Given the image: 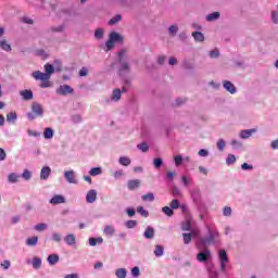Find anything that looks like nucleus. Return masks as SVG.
I'll return each mask as SVG.
<instances>
[{
    "label": "nucleus",
    "instance_id": "36",
    "mask_svg": "<svg viewBox=\"0 0 278 278\" xmlns=\"http://www.w3.org/2000/svg\"><path fill=\"white\" fill-rule=\"evenodd\" d=\"M216 18H220L219 12H214L206 16V21H216Z\"/></svg>",
    "mask_w": 278,
    "mask_h": 278
},
{
    "label": "nucleus",
    "instance_id": "23",
    "mask_svg": "<svg viewBox=\"0 0 278 278\" xmlns=\"http://www.w3.org/2000/svg\"><path fill=\"white\" fill-rule=\"evenodd\" d=\"M121 97H123L121 89H114L112 93V101H121Z\"/></svg>",
    "mask_w": 278,
    "mask_h": 278
},
{
    "label": "nucleus",
    "instance_id": "56",
    "mask_svg": "<svg viewBox=\"0 0 278 278\" xmlns=\"http://www.w3.org/2000/svg\"><path fill=\"white\" fill-rule=\"evenodd\" d=\"M242 170H253V165H249L248 163H243L241 165Z\"/></svg>",
    "mask_w": 278,
    "mask_h": 278
},
{
    "label": "nucleus",
    "instance_id": "32",
    "mask_svg": "<svg viewBox=\"0 0 278 278\" xmlns=\"http://www.w3.org/2000/svg\"><path fill=\"white\" fill-rule=\"evenodd\" d=\"M119 164L122 166H129V164H131V160L127 156H122L119 157Z\"/></svg>",
    "mask_w": 278,
    "mask_h": 278
},
{
    "label": "nucleus",
    "instance_id": "61",
    "mask_svg": "<svg viewBox=\"0 0 278 278\" xmlns=\"http://www.w3.org/2000/svg\"><path fill=\"white\" fill-rule=\"evenodd\" d=\"M224 216H231V207L226 206L224 208Z\"/></svg>",
    "mask_w": 278,
    "mask_h": 278
},
{
    "label": "nucleus",
    "instance_id": "1",
    "mask_svg": "<svg viewBox=\"0 0 278 278\" xmlns=\"http://www.w3.org/2000/svg\"><path fill=\"white\" fill-rule=\"evenodd\" d=\"M46 73L40 71L33 72V77L36 80H40V88H51V75L55 73V67L53 65L47 63L45 65Z\"/></svg>",
    "mask_w": 278,
    "mask_h": 278
},
{
    "label": "nucleus",
    "instance_id": "19",
    "mask_svg": "<svg viewBox=\"0 0 278 278\" xmlns=\"http://www.w3.org/2000/svg\"><path fill=\"white\" fill-rule=\"evenodd\" d=\"M256 131H257V130H256L255 128L241 130V132H240V138H242V139L251 138V136H252L253 134H255Z\"/></svg>",
    "mask_w": 278,
    "mask_h": 278
},
{
    "label": "nucleus",
    "instance_id": "10",
    "mask_svg": "<svg viewBox=\"0 0 278 278\" xmlns=\"http://www.w3.org/2000/svg\"><path fill=\"white\" fill-rule=\"evenodd\" d=\"M143 236L144 238H147V240H153V238H155V229L151 226H148L144 230Z\"/></svg>",
    "mask_w": 278,
    "mask_h": 278
},
{
    "label": "nucleus",
    "instance_id": "63",
    "mask_svg": "<svg viewBox=\"0 0 278 278\" xmlns=\"http://www.w3.org/2000/svg\"><path fill=\"white\" fill-rule=\"evenodd\" d=\"M271 149L274 150L278 149V139L271 142Z\"/></svg>",
    "mask_w": 278,
    "mask_h": 278
},
{
    "label": "nucleus",
    "instance_id": "41",
    "mask_svg": "<svg viewBox=\"0 0 278 278\" xmlns=\"http://www.w3.org/2000/svg\"><path fill=\"white\" fill-rule=\"evenodd\" d=\"M162 212L166 215V216H173V214H175V212L173 211V208H170L169 206H164L162 208Z\"/></svg>",
    "mask_w": 278,
    "mask_h": 278
},
{
    "label": "nucleus",
    "instance_id": "11",
    "mask_svg": "<svg viewBox=\"0 0 278 278\" xmlns=\"http://www.w3.org/2000/svg\"><path fill=\"white\" fill-rule=\"evenodd\" d=\"M224 88L225 90L230 92V94H236V92H238V89H236V86L232 85V83L229 80L224 81Z\"/></svg>",
    "mask_w": 278,
    "mask_h": 278
},
{
    "label": "nucleus",
    "instance_id": "28",
    "mask_svg": "<svg viewBox=\"0 0 278 278\" xmlns=\"http://www.w3.org/2000/svg\"><path fill=\"white\" fill-rule=\"evenodd\" d=\"M26 244H27L28 247H36V244H38V237L34 236V237H31V238H28V239L26 240Z\"/></svg>",
    "mask_w": 278,
    "mask_h": 278
},
{
    "label": "nucleus",
    "instance_id": "29",
    "mask_svg": "<svg viewBox=\"0 0 278 278\" xmlns=\"http://www.w3.org/2000/svg\"><path fill=\"white\" fill-rule=\"evenodd\" d=\"M154 255L156 257H162V255H164V247L155 245Z\"/></svg>",
    "mask_w": 278,
    "mask_h": 278
},
{
    "label": "nucleus",
    "instance_id": "60",
    "mask_svg": "<svg viewBox=\"0 0 278 278\" xmlns=\"http://www.w3.org/2000/svg\"><path fill=\"white\" fill-rule=\"evenodd\" d=\"M88 75V70L86 67H83L80 71H79V76L80 77H86Z\"/></svg>",
    "mask_w": 278,
    "mask_h": 278
},
{
    "label": "nucleus",
    "instance_id": "24",
    "mask_svg": "<svg viewBox=\"0 0 278 278\" xmlns=\"http://www.w3.org/2000/svg\"><path fill=\"white\" fill-rule=\"evenodd\" d=\"M90 247H97V244H103V238H90L89 239Z\"/></svg>",
    "mask_w": 278,
    "mask_h": 278
},
{
    "label": "nucleus",
    "instance_id": "15",
    "mask_svg": "<svg viewBox=\"0 0 278 278\" xmlns=\"http://www.w3.org/2000/svg\"><path fill=\"white\" fill-rule=\"evenodd\" d=\"M51 205H60L62 203H66V199L62 195H54L51 200H50Z\"/></svg>",
    "mask_w": 278,
    "mask_h": 278
},
{
    "label": "nucleus",
    "instance_id": "25",
    "mask_svg": "<svg viewBox=\"0 0 278 278\" xmlns=\"http://www.w3.org/2000/svg\"><path fill=\"white\" fill-rule=\"evenodd\" d=\"M40 266H42V260H40V257L35 256L33 258V268H35V270H38V268H40Z\"/></svg>",
    "mask_w": 278,
    "mask_h": 278
},
{
    "label": "nucleus",
    "instance_id": "22",
    "mask_svg": "<svg viewBox=\"0 0 278 278\" xmlns=\"http://www.w3.org/2000/svg\"><path fill=\"white\" fill-rule=\"evenodd\" d=\"M103 233H105L109 237H112L114 233H116V229H114L113 226L106 225L104 227Z\"/></svg>",
    "mask_w": 278,
    "mask_h": 278
},
{
    "label": "nucleus",
    "instance_id": "5",
    "mask_svg": "<svg viewBox=\"0 0 278 278\" xmlns=\"http://www.w3.org/2000/svg\"><path fill=\"white\" fill-rule=\"evenodd\" d=\"M210 257H212V251L210 249H205L203 252L197 254V260L200 263L208 262Z\"/></svg>",
    "mask_w": 278,
    "mask_h": 278
},
{
    "label": "nucleus",
    "instance_id": "43",
    "mask_svg": "<svg viewBox=\"0 0 278 278\" xmlns=\"http://www.w3.org/2000/svg\"><path fill=\"white\" fill-rule=\"evenodd\" d=\"M226 144H227V143H226L223 139H219V140L217 141V149H218V151H225Z\"/></svg>",
    "mask_w": 278,
    "mask_h": 278
},
{
    "label": "nucleus",
    "instance_id": "16",
    "mask_svg": "<svg viewBox=\"0 0 278 278\" xmlns=\"http://www.w3.org/2000/svg\"><path fill=\"white\" fill-rule=\"evenodd\" d=\"M0 49H2V51H7V53H10V51H12V46L10 42H8V39H2L0 40Z\"/></svg>",
    "mask_w": 278,
    "mask_h": 278
},
{
    "label": "nucleus",
    "instance_id": "39",
    "mask_svg": "<svg viewBox=\"0 0 278 278\" xmlns=\"http://www.w3.org/2000/svg\"><path fill=\"white\" fill-rule=\"evenodd\" d=\"M89 175H91V177H97V175H101V167L91 168Z\"/></svg>",
    "mask_w": 278,
    "mask_h": 278
},
{
    "label": "nucleus",
    "instance_id": "35",
    "mask_svg": "<svg viewBox=\"0 0 278 278\" xmlns=\"http://www.w3.org/2000/svg\"><path fill=\"white\" fill-rule=\"evenodd\" d=\"M142 201H155V195L152 192L143 194L141 197Z\"/></svg>",
    "mask_w": 278,
    "mask_h": 278
},
{
    "label": "nucleus",
    "instance_id": "37",
    "mask_svg": "<svg viewBox=\"0 0 278 278\" xmlns=\"http://www.w3.org/2000/svg\"><path fill=\"white\" fill-rule=\"evenodd\" d=\"M137 212L138 214L142 215L143 218H149V211H146L144 207L138 206Z\"/></svg>",
    "mask_w": 278,
    "mask_h": 278
},
{
    "label": "nucleus",
    "instance_id": "26",
    "mask_svg": "<svg viewBox=\"0 0 278 278\" xmlns=\"http://www.w3.org/2000/svg\"><path fill=\"white\" fill-rule=\"evenodd\" d=\"M43 138L46 140H51L53 138V129L52 128H46L43 131Z\"/></svg>",
    "mask_w": 278,
    "mask_h": 278
},
{
    "label": "nucleus",
    "instance_id": "45",
    "mask_svg": "<svg viewBox=\"0 0 278 278\" xmlns=\"http://www.w3.org/2000/svg\"><path fill=\"white\" fill-rule=\"evenodd\" d=\"M169 205H170L172 210H179V200H177V199L172 200Z\"/></svg>",
    "mask_w": 278,
    "mask_h": 278
},
{
    "label": "nucleus",
    "instance_id": "42",
    "mask_svg": "<svg viewBox=\"0 0 278 278\" xmlns=\"http://www.w3.org/2000/svg\"><path fill=\"white\" fill-rule=\"evenodd\" d=\"M23 179H25L26 181H29V179H31V172H29V169H25L22 174Z\"/></svg>",
    "mask_w": 278,
    "mask_h": 278
},
{
    "label": "nucleus",
    "instance_id": "2",
    "mask_svg": "<svg viewBox=\"0 0 278 278\" xmlns=\"http://www.w3.org/2000/svg\"><path fill=\"white\" fill-rule=\"evenodd\" d=\"M116 42H119L121 45H123V42H125V37H123L121 34H118L116 31L110 33L109 39L105 42L106 51H112V49H114V45H116Z\"/></svg>",
    "mask_w": 278,
    "mask_h": 278
},
{
    "label": "nucleus",
    "instance_id": "4",
    "mask_svg": "<svg viewBox=\"0 0 278 278\" xmlns=\"http://www.w3.org/2000/svg\"><path fill=\"white\" fill-rule=\"evenodd\" d=\"M218 257L220 262V270L225 271L227 268V264H229V255L227 254V251L219 250Z\"/></svg>",
    "mask_w": 278,
    "mask_h": 278
},
{
    "label": "nucleus",
    "instance_id": "51",
    "mask_svg": "<svg viewBox=\"0 0 278 278\" xmlns=\"http://www.w3.org/2000/svg\"><path fill=\"white\" fill-rule=\"evenodd\" d=\"M153 164H154V168H161L163 161H162V159L157 157V159H154Z\"/></svg>",
    "mask_w": 278,
    "mask_h": 278
},
{
    "label": "nucleus",
    "instance_id": "44",
    "mask_svg": "<svg viewBox=\"0 0 278 278\" xmlns=\"http://www.w3.org/2000/svg\"><path fill=\"white\" fill-rule=\"evenodd\" d=\"M94 38H97L98 40H101V38H103V28L96 29Z\"/></svg>",
    "mask_w": 278,
    "mask_h": 278
},
{
    "label": "nucleus",
    "instance_id": "47",
    "mask_svg": "<svg viewBox=\"0 0 278 278\" xmlns=\"http://www.w3.org/2000/svg\"><path fill=\"white\" fill-rule=\"evenodd\" d=\"M136 225H138L137 220L130 219V220L126 222V227L128 229H134V227H136Z\"/></svg>",
    "mask_w": 278,
    "mask_h": 278
},
{
    "label": "nucleus",
    "instance_id": "38",
    "mask_svg": "<svg viewBox=\"0 0 278 278\" xmlns=\"http://www.w3.org/2000/svg\"><path fill=\"white\" fill-rule=\"evenodd\" d=\"M177 31H179V27H177V25L169 26L168 28L169 36H176Z\"/></svg>",
    "mask_w": 278,
    "mask_h": 278
},
{
    "label": "nucleus",
    "instance_id": "40",
    "mask_svg": "<svg viewBox=\"0 0 278 278\" xmlns=\"http://www.w3.org/2000/svg\"><path fill=\"white\" fill-rule=\"evenodd\" d=\"M137 148L139 151H142V153H147V151H149V144H147V142L139 143Z\"/></svg>",
    "mask_w": 278,
    "mask_h": 278
},
{
    "label": "nucleus",
    "instance_id": "31",
    "mask_svg": "<svg viewBox=\"0 0 278 278\" xmlns=\"http://www.w3.org/2000/svg\"><path fill=\"white\" fill-rule=\"evenodd\" d=\"M175 177H177L176 172H174V170L166 172L165 179H167V181H173V179H175Z\"/></svg>",
    "mask_w": 278,
    "mask_h": 278
},
{
    "label": "nucleus",
    "instance_id": "7",
    "mask_svg": "<svg viewBox=\"0 0 278 278\" xmlns=\"http://www.w3.org/2000/svg\"><path fill=\"white\" fill-rule=\"evenodd\" d=\"M124 53H126V50H122L119 52H117V55L119 58V63H121V72H125V71H129V63L127 62H123V60L121 58H123Z\"/></svg>",
    "mask_w": 278,
    "mask_h": 278
},
{
    "label": "nucleus",
    "instance_id": "13",
    "mask_svg": "<svg viewBox=\"0 0 278 278\" xmlns=\"http://www.w3.org/2000/svg\"><path fill=\"white\" fill-rule=\"evenodd\" d=\"M64 177L68 184H77V180L75 179V172L74 170H67L64 173Z\"/></svg>",
    "mask_w": 278,
    "mask_h": 278
},
{
    "label": "nucleus",
    "instance_id": "14",
    "mask_svg": "<svg viewBox=\"0 0 278 278\" xmlns=\"http://www.w3.org/2000/svg\"><path fill=\"white\" fill-rule=\"evenodd\" d=\"M20 94L24 99V101H31V99H34V92L31 90H22L20 91Z\"/></svg>",
    "mask_w": 278,
    "mask_h": 278
},
{
    "label": "nucleus",
    "instance_id": "57",
    "mask_svg": "<svg viewBox=\"0 0 278 278\" xmlns=\"http://www.w3.org/2000/svg\"><path fill=\"white\" fill-rule=\"evenodd\" d=\"M218 55H220V52L218 51V49H214L213 51L210 52L211 58H218Z\"/></svg>",
    "mask_w": 278,
    "mask_h": 278
},
{
    "label": "nucleus",
    "instance_id": "33",
    "mask_svg": "<svg viewBox=\"0 0 278 278\" xmlns=\"http://www.w3.org/2000/svg\"><path fill=\"white\" fill-rule=\"evenodd\" d=\"M184 244H190L192 242V233H182Z\"/></svg>",
    "mask_w": 278,
    "mask_h": 278
},
{
    "label": "nucleus",
    "instance_id": "3",
    "mask_svg": "<svg viewBox=\"0 0 278 278\" xmlns=\"http://www.w3.org/2000/svg\"><path fill=\"white\" fill-rule=\"evenodd\" d=\"M31 112L33 113H27L28 121H34L36 118V116H42V114H45V110L42 109V104H40L38 102H33Z\"/></svg>",
    "mask_w": 278,
    "mask_h": 278
},
{
    "label": "nucleus",
    "instance_id": "18",
    "mask_svg": "<svg viewBox=\"0 0 278 278\" xmlns=\"http://www.w3.org/2000/svg\"><path fill=\"white\" fill-rule=\"evenodd\" d=\"M64 242H66L68 247H73V244L77 243V238H75V235L70 233L64 238Z\"/></svg>",
    "mask_w": 278,
    "mask_h": 278
},
{
    "label": "nucleus",
    "instance_id": "17",
    "mask_svg": "<svg viewBox=\"0 0 278 278\" xmlns=\"http://www.w3.org/2000/svg\"><path fill=\"white\" fill-rule=\"evenodd\" d=\"M8 181L9 184H18V181H21V175L16 173L9 174Z\"/></svg>",
    "mask_w": 278,
    "mask_h": 278
},
{
    "label": "nucleus",
    "instance_id": "21",
    "mask_svg": "<svg viewBox=\"0 0 278 278\" xmlns=\"http://www.w3.org/2000/svg\"><path fill=\"white\" fill-rule=\"evenodd\" d=\"M192 37L194 38L195 42H203L205 40V36L201 31L192 33Z\"/></svg>",
    "mask_w": 278,
    "mask_h": 278
},
{
    "label": "nucleus",
    "instance_id": "49",
    "mask_svg": "<svg viewBox=\"0 0 278 278\" xmlns=\"http://www.w3.org/2000/svg\"><path fill=\"white\" fill-rule=\"evenodd\" d=\"M36 231H45L47 229V224L41 223L35 226Z\"/></svg>",
    "mask_w": 278,
    "mask_h": 278
},
{
    "label": "nucleus",
    "instance_id": "54",
    "mask_svg": "<svg viewBox=\"0 0 278 278\" xmlns=\"http://www.w3.org/2000/svg\"><path fill=\"white\" fill-rule=\"evenodd\" d=\"M174 162H175L176 166H179V164H181V162H184V157L181 155H177L174 157Z\"/></svg>",
    "mask_w": 278,
    "mask_h": 278
},
{
    "label": "nucleus",
    "instance_id": "27",
    "mask_svg": "<svg viewBox=\"0 0 278 278\" xmlns=\"http://www.w3.org/2000/svg\"><path fill=\"white\" fill-rule=\"evenodd\" d=\"M115 275L117 278H125V277H127V269L118 268V269H116Z\"/></svg>",
    "mask_w": 278,
    "mask_h": 278
},
{
    "label": "nucleus",
    "instance_id": "58",
    "mask_svg": "<svg viewBox=\"0 0 278 278\" xmlns=\"http://www.w3.org/2000/svg\"><path fill=\"white\" fill-rule=\"evenodd\" d=\"M52 240H54V242H60L62 240V237L60 236V233L54 232L52 235Z\"/></svg>",
    "mask_w": 278,
    "mask_h": 278
},
{
    "label": "nucleus",
    "instance_id": "48",
    "mask_svg": "<svg viewBox=\"0 0 278 278\" xmlns=\"http://www.w3.org/2000/svg\"><path fill=\"white\" fill-rule=\"evenodd\" d=\"M191 229V222L187 219L186 223L182 225V231H190Z\"/></svg>",
    "mask_w": 278,
    "mask_h": 278
},
{
    "label": "nucleus",
    "instance_id": "9",
    "mask_svg": "<svg viewBox=\"0 0 278 278\" xmlns=\"http://www.w3.org/2000/svg\"><path fill=\"white\" fill-rule=\"evenodd\" d=\"M50 175H51V167L45 166L41 168V172H40L41 180L47 181V179H49Z\"/></svg>",
    "mask_w": 278,
    "mask_h": 278
},
{
    "label": "nucleus",
    "instance_id": "34",
    "mask_svg": "<svg viewBox=\"0 0 278 278\" xmlns=\"http://www.w3.org/2000/svg\"><path fill=\"white\" fill-rule=\"evenodd\" d=\"M17 118V115H16V112H10L8 115H7V121L9 123H14Z\"/></svg>",
    "mask_w": 278,
    "mask_h": 278
},
{
    "label": "nucleus",
    "instance_id": "53",
    "mask_svg": "<svg viewBox=\"0 0 278 278\" xmlns=\"http://www.w3.org/2000/svg\"><path fill=\"white\" fill-rule=\"evenodd\" d=\"M131 275H132V277H140V268L139 267H134L131 269Z\"/></svg>",
    "mask_w": 278,
    "mask_h": 278
},
{
    "label": "nucleus",
    "instance_id": "50",
    "mask_svg": "<svg viewBox=\"0 0 278 278\" xmlns=\"http://www.w3.org/2000/svg\"><path fill=\"white\" fill-rule=\"evenodd\" d=\"M226 164H236V155L229 154L226 160Z\"/></svg>",
    "mask_w": 278,
    "mask_h": 278
},
{
    "label": "nucleus",
    "instance_id": "8",
    "mask_svg": "<svg viewBox=\"0 0 278 278\" xmlns=\"http://www.w3.org/2000/svg\"><path fill=\"white\" fill-rule=\"evenodd\" d=\"M142 185V181L140 179H131L127 182L128 190H138V188Z\"/></svg>",
    "mask_w": 278,
    "mask_h": 278
},
{
    "label": "nucleus",
    "instance_id": "12",
    "mask_svg": "<svg viewBox=\"0 0 278 278\" xmlns=\"http://www.w3.org/2000/svg\"><path fill=\"white\" fill-rule=\"evenodd\" d=\"M86 201L88 203H94V201H97V190L94 189L89 190L86 195Z\"/></svg>",
    "mask_w": 278,
    "mask_h": 278
},
{
    "label": "nucleus",
    "instance_id": "20",
    "mask_svg": "<svg viewBox=\"0 0 278 278\" xmlns=\"http://www.w3.org/2000/svg\"><path fill=\"white\" fill-rule=\"evenodd\" d=\"M58 262H60V256L58 254H50L48 256V263L50 264V266H55Z\"/></svg>",
    "mask_w": 278,
    "mask_h": 278
},
{
    "label": "nucleus",
    "instance_id": "55",
    "mask_svg": "<svg viewBox=\"0 0 278 278\" xmlns=\"http://www.w3.org/2000/svg\"><path fill=\"white\" fill-rule=\"evenodd\" d=\"M8 157V154L5 153V150L3 148H0V162H3Z\"/></svg>",
    "mask_w": 278,
    "mask_h": 278
},
{
    "label": "nucleus",
    "instance_id": "46",
    "mask_svg": "<svg viewBox=\"0 0 278 278\" xmlns=\"http://www.w3.org/2000/svg\"><path fill=\"white\" fill-rule=\"evenodd\" d=\"M50 31H52L53 34H55V33H62V31H64V26L61 25V26L51 27V28H50Z\"/></svg>",
    "mask_w": 278,
    "mask_h": 278
},
{
    "label": "nucleus",
    "instance_id": "30",
    "mask_svg": "<svg viewBox=\"0 0 278 278\" xmlns=\"http://www.w3.org/2000/svg\"><path fill=\"white\" fill-rule=\"evenodd\" d=\"M121 21H123V16L117 14L109 21V25H116V23H121Z\"/></svg>",
    "mask_w": 278,
    "mask_h": 278
},
{
    "label": "nucleus",
    "instance_id": "62",
    "mask_svg": "<svg viewBox=\"0 0 278 278\" xmlns=\"http://www.w3.org/2000/svg\"><path fill=\"white\" fill-rule=\"evenodd\" d=\"M2 268H4V270H8V268H10V261H4L3 264H1Z\"/></svg>",
    "mask_w": 278,
    "mask_h": 278
},
{
    "label": "nucleus",
    "instance_id": "6",
    "mask_svg": "<svg viewBox=\"0 0 278 278\" xmlns=\"http://www.w3.org/2000/svg\"><path fill=\"white\" fill-rule=\"evenodd\" d=\"M56 92H58V94H61L62 97H66V94H73V92H75V90L72 89V87L68 85H63V86L59 87Z\"/></svg>",
    "mask_w": 278,
    "mask_h": 278
},
{
    "label": "nucleus",
    "instance_id": "52",
    "mask_svg": "<svg viewBox=\"0 0 278 278\" xmlns=\"http://www.w3.org/2000/svg\"><path fill=\"white\" fill-rule=\"evenodd\" d=\"M173 197H181V190L179 188L174 187L172 191Z\"/></svg>",
    "mask_w": 278,
    "mask_h": 278
},
{
    "label": "nucleus",
    "instance_id": "64",
    "mask_svg": "<svg viewBox=\"0 0 278 278\" xmlns=\"http://www.w3.org/2000/svg\"><path fill=\"white\" fill-rule=\"evenodd\" d=\"M64 278H79V275H77V274H68Z\"/></svg>",
    "mask_w": 278,
    "mask_h": 278
},
{
    "label": "nucleus",
    "instance_id": "59",
    "mask_svg": "<svg viewBox=\"0 0 278 278\" xmlns=\"http://www.w3.org/2000/svg\"><path fill=\"white\" fill-rule=\"evenodd\" d=\"M198 155H200L201 157H207L208 152H207V150H205V149H201V150L198 152Z\"/></svg>",
    "mask_w": 278,
    "mask_h": 278
}]
</instances>
